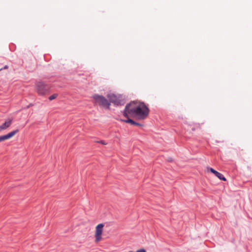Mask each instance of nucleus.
Masks as SVG:
<instances>
[{"label":"nucleus","mask_w":252,"mask_h":252,"mask_svg":"<svg viewBox=\"0 0 252 252\" xmlns=\"http://www.w3.org/2000/svg\"><path fill=\"white\" fill-rule=\"evenodd\" d=\"M149 112L144 103L133 101L126 106L123 114L126 118L134 117L139 120H143L148 116Z\"/></svg>","instance_id":"obj_1"},{"label":"nucleus","mask_w":252,"mask_h":252,"mask_svg":"<svg viewBox=\"0 0 252 252\" xmlns=\"http://www.w3.org/2000/svg\"><path fill=\"white\" fill-rule=\"evenodd\" d=\"M107 97L109 101L115 105H122L125 103L124 97L121 94H108Z\"/></svg>","instance_id":"obj_2"},{"label":"nucleus","mask_w":252,"mask_h":252,"mask_svg":"<svg viewBox=\"0 0 252 252\" xmlns=\"http://www.w3.org/2000/svg\"><path fill=\"white\" fill-rule=\"evenodd\" d=\"M94 102L105 108H109L110 105V102L103 96L95 94L93 95Z\"/></svg>","instance_id":"obj_3"},{"label":"nucleus","mask_w":252,"mask_h":252,"mask_svg":"<svg viewBox=\"0 0 252 252\" xmlns=\"http://www.w3.org/2000/svg\"><path fill=\"white\" fill-rule=\"evenodd\" d=\"M104 224L99 223L95 227L94 237L95 242L98 243L102 240V234L103 230Z\"/></svg>","instance_id":"obj_4"},{"label":"nucleus","mask_w":252,"mask_h":252,"mask_svg":"<svg viewBox=\"0 0 252 252\" xmlns=\"http://www.w3.org/2000/svg\"><path fill=\"white\" fill-rule=\"evenodd\" d=\"M49 87L42 82H38L36 84V90L40 95L45 94L49 90Z\"/></svg>","instance_id":"obj_5"},{"label":"nucleus","mask_w":252,"mask_h":252,"mask_svg":"<svg viewBox=\"0 0 252 252\" xmlns=\"http://www.w3.org/2000/svg\"><path fill=\"white\" fill-rule=\"evenodd\" d=\"M18 131L19 130L18 129H16L6 135L0 136V142L11 138L14 136Z\"/></svg>","instance_id":"obj_6"},{"label":"nucleus","mask_w":252,"mask_h":252,"mask_svg":"<svg viewBox=\"0 0 252 252\" xmlns=\"http://www.w3.org/2000/svg\"><path fill=\"white\" fill-rule=\"evenodd\" d=\"M12 123V119L6 120L4 123L0 126V132L8 128L11 125Z\"/></svg>","instance_id":"obj_7"},{"label":"nucleus","mask_w":252,"mask_h":252,"mask_svg":"<svg viewBox=\"0 0 252 252\" xmlns=\"http://www.w3.org/2000/svg\"><path fill=\"white\" fill-rule=\"evenodd\" d=\"M215 175H216V177H217L220 180L224 181H226V178L220 173L218 171H216Z\"/></svg>","instance_id":"obj_8"},{"label":"nucleus","mask_w":252,"mask_h":252,"mask_svg":"<svg viewBox=\"0 0 252 252\" xmlns=\"http://www.w3.org/2000/svg\"><path fill=\"white\" fill-rule=\"evenodd\" d=\"M121 121L124 122L126 123H129L133 125H134L135 124V122L134 121H133L132 120L128 118V117L127 118V119H126V120H121Z\"/></svg>","instance_id":"obj_9"},{"label":"nucleus","mask_w":252,"mask_h":252,"mask_svg":"<svg viewBox=\"0 0 252 252\" xmlns=\"http://www.w3.org/2000/svg\"><path fill=\"white\" fill-rule=\"evenodd\" d=\"M57 96H58L57 94H53L49 97V99L50 100H52L56 98Z\"/></svg>","instance_id":"obj_10"},{"label":"nucleus","mask_w":252,"mask_h":252,"mask_svg":"<svg viewBox=\"0 0 252 252\" xmlns=\"http://www.w3.org/2000/svg\"><path fill=\"white\" fill-rule=\"evenodd\" d=\"M207 170L211 171L212 173H214V174H215V173L217 171H216L215 170H214V169H213L212 168H211V167H208L207 168Z\"/></svg>","instance_id":"obj_11"},{"label":"nucleus","mask_w":252,"mask_h":252,"mask_svg":"<svg viewBox=\"0 0 252 252\" xmlns=\"http://www.w3.org/2000/svg\"><path fill=\"white\" fill-rule=\"evenodd\" d=\"M136 252H146V251L145 249H141L137 250Z\"/></svg>","instance_id":"obj_12"},{"label":"nucleus","mask_w":252,"mask_h":252,"mask_svg":"<svg viewBox=\"0 0 252 252\" xmlns=\"http://www.w3.org/2000/svg\"><path fill=\"white\" fill-rule=\"evenodd\" d=\"M99 143L102 144H103V145H106V143L105 142V141H100L99 142H98Z\"/></svg>","instance_id":"obj_13"},{"label":"nucleus","mask_w":252,"mask_h":252,"mask_svg":"<svg viewBox=\"0 0 252 252\" xmlns=\"http://www.w3.org/2000/svg\"><path fill=\"white\" fill-rule=\"evenodd\" d=\"M134 125H136V126H141V124H139V123H136L135 122V124Z\"/></svg>","instance_id":"obj_14"},{"label":"nucleus","mask_w":252,"mask_h":252,"mask_svg":"<svg viewBox=\"0 0 252 252\" xmlns=\"http://www.w3.org/2000/svg\"><path fill=\"white\" fill-rule=\"evenodd\" d=\"M129 252H133L132 251H130Z\"/></svg>","instance_id":"obj_15"}]
</instances>
